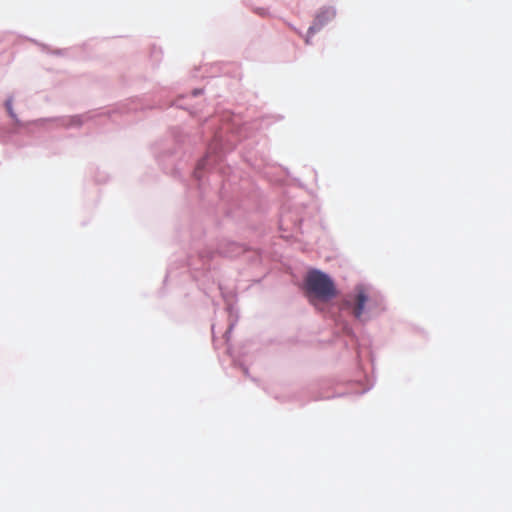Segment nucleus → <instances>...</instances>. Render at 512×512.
<instances>
[{
    "label": "nucleus",
    "mask_w": 512,
    "mask_h": 512,
    "mask_svg": "<svg viewBox=\"0 0 512 512\" xmlns=\"http://www.w3.org/2000/svg\"><path fill=\"white\" fill-rule=\"evenodd\" d=\"M305 288L309 302L317 308L320 303L328 302L337 295L333 280L319 270L308 272L305 278Z\"/></svg>",
    "instance_id": "1"
},
{
    "label": "nucleus",
    "mask_w": 512,
    "mask_h": 512,
    "mask_svg": "<svg viewBox=\"0 0 512 512\" xmlns=\"http://www.w3.org/2000/svg\"><path fill=\"white\" fill-rule=\"evenodd\" d=\"M368 294L366 289L363 286H357L355 288V295L353 298V303L350 299H345L340 305L341 309H352V313L357 319H361V316L364 312L365 305L368 301Z\"/></svg>",
    "instance_id": "2"
},
{
    "label": "nucleus",
    "mask_w": 512,
    "mask_h": 512,
    "mask_svg": "<svg viewBox=\"0 0 512 512\" xmlns=\"http://www.w3.org/2000/svg\"><path fill=\"white\" fill-rule=\"evenodd\" d=\"M5 107H6V110H7L8 114H9V116H10L13 120H15V122H18L17 117H16V114H15V113H14V111H13V107H12V100H11V99L6 100V102H5Z\"/></svg>",
    "instance_id": "3"
}]
</instances>
